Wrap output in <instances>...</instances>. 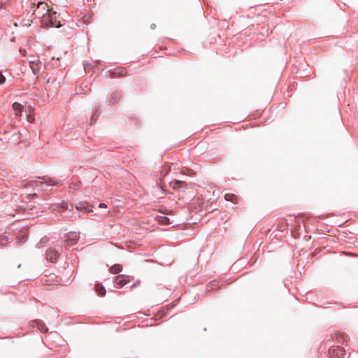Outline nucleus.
I'll use <instances>...</instances> for the list:
<instances>
[{"label": "nucleus", "mask_w": 358, "mask_h": 358, "mask_svg": "<svg viewBox=\"0 0 358 358\" xmlns=\"http://www.w3.org/2000/svg\"><path fill=\"white\" fill-rule=\"evenodd\" d=\"M34 14L41 18L42 27H59L60 22L58 20L57 13L49 8L47 3L38 2L37 10H34Z\"/></svg>", "instance_id": "nucleus-1"}, {"label": "nucleus", "mask_w": 358, "mask_h": 358, "mask_svg": "<svg viewBox=\"0 0 358 358\" xmlns=\"http://www.w3.org/2000/svg\"><path fill=\"white\" fill-rule=\"evenodd\" d=\"M79 239V234L76 232H71L68 234L67 238L65 241L67 243L68 245L72 246L75 245Z\"/></svg>", "instance_id": "nucleus-2"}, {"label": "nucleus", "mask_w": 358, "mask_h": 358, "mask_svg": "<svg viewBox=\"0 0 358 358\" xmlns=\"http://www.w3.org/2000/svg\"><path fill=\"white\" fill-rule=\"evenodd\" d=\"M130 276L120 275L115 278V283L121 287L130 282Z\"/></svg>", "instance_id": "nucleus-3"}, {"label": "nucleus", "mask_w": 358, "mask_h": 358, "mask_svg": "<svg viewBox=\"0 0 358 358\" xmlns=\"http://www.w3.org/2000/svg\"><path fill=\"white\" fill-rule=\"evenodd\" d=\"M41 62L39 60H33L29 62V66L34 75L39 73L41 70Z\"/></svg>", "instance_id": "nucleus-4"}, {"label": "nucleus", "mask_w": 358, "mask_h": 358, "mask_svg": "<svg viewBox=\"0 0 358 358\" xmlns=\"http://www.w3.org/2000/svg\"><path fill=\"white\" fill-rule=\"evenodd\" d=\"M59 257V254L55 250L50 249L46 252V257L47 259L54 262H55Z\"/></svg>", "instance_id": "nucleus-5"}, {"label": "nucleus", "mask_w": 358, "mask_h": 358, "mask_svg": "<svg viewBox=\"0 0 358 358\" xmlns=\"http://www.w3.org/2000/svg\"><path fill=\"white\" fill-rule=\"evenodd\" d=\"M52 208L53 211H57L62 213L64 210L68 209V205L66 203L62 202L61 203L53 205Z\"/></svg>", "instance_id": "nucleus-6"}, {"label": "nucleus", "mask_w": 358, "mask_h": 358, "mask_svg": "<svg viewBox=\"0 0 358 358\" xmlns=\"http://www.w3.org/2000/svg\"><path fill=\"white\" fill-rule=\"evenodd\" d=\"M331 354L332 356L338 358H343L345 355V351L343 348L337 347L336 348L331 350Z\"/></svg>", "instance_id": "nucleus-7"}, {"label": "nucleus", "mask_w": 358, "mask_h": 358, "mask_svg": "<svg viewBox=\"0 0 358 358\" xmlns=\"http://www.w3.org/2000/svg\"><path fill=\"white\" fill-rule=\"evenodd\" d=\"M12 108H13V109L15 112V115L16 116L22 115V113L24 110V106H22V104H20L18 102H15L13 103Z\"/></svg>", "instance_id": "nucleus-8"}, {"label": "nucleus", "mask_w": 358, "mask_h": 358, "mask_svg": "<svg viewBox=\"0 0 358 358\" xmlns=\"http://www.w3.org/2000/svg\"><path fill=\"white\" fill-rule=\"evenodd\" d=\"M110 73H111V76L113 78H117V77H121V76H125L126 71L124 68H120V69H117L111 71Z\"/></svg>", "instance_id": "nucleus-9"}, {"label": "nucleus", "mask_w": 358, "mask_h": 358, "mask_svg": "<svg viewBox=\"0 0 358 358\" xmlns=\"http://www.w3.org/2000/svg\"><path fill=\"white\" fill-rule=\"evenodd\" d=\"M224 199L234 203H238L239 198L236 194L227 193L224 195Z\"/></svg>", "instance_id": "nucleus-10"}, {"label": "nucleus", "mask_w": 358, "mask_h": 358, "mask_svg": "<svg viewBox=\"0 0 358 358\" xmlns=\"http://www.w3.org/2000/svg\"><path fill=\"white\" fill-rule=\"evenodd\" d=\"M173 164H165L161 170V176L164 178L171 170Z\"/></svg>", "instance_id": "nucleus-11"}, {"label": "nucleus", "mask_w": 358, "mask_h": 358, "mask_svg": "<svg viewBox=\"0 0 358 358\" xmlns=\"http://www.w3.org/2000/svg\"><path fill=\"white\" fill-rule=\"evenodd\" d=\"M76 208L78 210L83 211V212H86V213L92 212V209L90 207L85 206V205L83 203H80L78 205H76Z\"/></svg>", "instance_id": "nucleus-12"}, {"label": "nucleus", "mask_w": 358, "mask_h": 358, "mask_svg": "<svg viewBox=\"0 0 358 358\" xmlns=\"http://www.w3.org/2000/svg\"><path fill=\"white\" fill-rule=\"evenodd\" d=\"M156 220L160 224L167 225L170 224L169 219L166 216H158L157 217Z\"/></svg>", "instance_id": "nucleus-13"}, {"label": "nucleus", "mask_w": 358, "mask_h": 358, "mask_svg": "<svg viewBox=\"0 0 358 358\" xmlns=\"http://www.w3.org/2000/svg\"><path fill=\"white\" fill-rule=\"evenodd\" d=\"M110 272L113 274H117L122 271V266L120 264H115L110 268Z\"/></svg>", "instance_id": "nucleus-14"}, {"label": "nucleus", "mask_w": 358, "mask_h": 358, "mask_svg": "<svg viewBox=\"0 0 358 358\" xmlns=\"http://www.w3.org/2000/svg\"><path fill=\"white\" fill-rule=\"evenodd\" d=\"M95 290L100 296H104L106 294L105 288L99 283L95 285Z\"/></svg>", "instance_id": "nucleus-15"}, {"label": "nucleus", "mask_w": 358, "mask_h": 358, "mask_svg": "<svg viewBox=\"0 0 358 358\" xmlns=\"http://www.w3.org/2000/svg\"><path fill=\"white\" fill-rule=\"evenodd\" d=\"M184 184H185V182L178 180H173L171 182V185L172 186V187L173 189H178V188L182 187V185Z\"/></svg>", "instance_id": "nucleus-16"}, {"label": "nucleus", "mask_w": 358, "mask_h": 358, "mask_svg": "<svg viewBox=\"0 0 358 358\" xmlns=\"http://www.w3.org/2000/svg\"><path fill=\"white\" fill-rule=\"evenodd\" d=\"M22 26L24 27H29L32 23V20L30 19H22L21 21Z\"/></svg>", "instance_id": "nucleus-17"}, {"label": "nucleus", "mask_w": 358, "mask_h": 358, "mask_svg": "<svg viewBox=\"0 0 358 358\" xmlns=\"http://www.w3.org/2000/svg\"><path fill=\"white\" fill-rule=\"evenodd\" d=\"M43 182L46 183L48 185H56L58 184V182L52 178H48V180L43 179Z\"/></svg>", "instance_id": "nucleus-18"}, {"label": "nucleus", "mask_w": 358, "mask_h": 358, "mask_svg": "<svg viewBox=\"0 0 358 358\" xmlns=\"http://www.w3.org/2000/svg\"><path fill=\"white\" fill-rule=\"evenodd\" d=\"M182 174H185L187 176H192L194 174V172L192 170L189 169H186L185 171H181Z\"/></svg>", "instance_id": "nucleus-19"}, {"label": "nucleus", "mask_w": 358, "mask_h": 358, "mask_svg": "<svg viewBox=\"0 0 358 358\" xmlns=\"http://www.w3.org/2000/svg\"><path fill=\"white\" fill-rule=\"evenodd\" d=\"M27 120L29 122H33L34 121V117L31 114H29L27 116Z\"/></svg>", "instance_id": "nucleus-20"}, {"label": "nucleus", "mask_w": 358, "mask_h": 358, "mask_svg": "<svg viewBox=\"0 0 358 358\" xmlns=\"http://www.w3.org/2000/svg\"><path fill=\"white\" fill-rule=\"evenodd\" d=\"M5 81H6V78L1 73H0V84L4 83Z\"/></svg>", "instance_id": "nucleus-21"}, {"label": "nucleus", "mask_w": 358, "mask_h": 358, "mask_svg": "<svg viewBox=\"0 0 358 358\" xmlns=\"http://www.w3.org/2000/svg\"><path fill=\"white\" fill-rule=\"evenodd\" d=\"M215 284L213 282H210V284L208 285V288H211V289H213V287H215Z\"/></svg>", "instance_id": "nucleus-22"}, {"label": "nucleus", "mask_w": 358, "mask_h": 358, "mask_svg": "<svg viewBox=\"0 0 358 358\" xmlns=\"http://www.w3.org/2000/svg\"><path fill=\"white\" fill-rule=\"evenodd\" d=\"M39 329L42 331H48V328L44 327V326H42L41 328L39 327Z\"/></svg>", "instance_id": "nucleus-23"}, {"label": "nucleus", "mask_w": 358, "mask_h": 358, "mask_svg": "<svg viewBox=\"0 0 358 358\" xmlns=\"http://www.w3.org/2000/svg\"><path fill=\"white\" fill-rule=\"evenodd\" d=\"M99 208H107V206H106V203H100V204H99Z\"/></svg>", "instance_id": "nucleus-24"}, {"label": "nucleus", "mask_w": 358, "mask_h": 358, "mask_svg": "<svg viewBox=\"0 0 358 358\" xmlns=\"http://www.w3.org/2000/svg\"><path fill=\"white\" fill-rule=\"evenodd\" d=\"M29 196H31L32 198H36V197H38V195H37V194H29Z\"/></svg>", "instance_id": "nucleus-25"}, {"label": "nucleus", "mask_w": 358, "mask_h": 358, "mask_svg": "<svg viewBox=\"0 0 358 358\" xmlns=\"http://www.w3.org/2000/svg\"><path fill=\"white\" fill-rule=\"evenodd\" d=\"M150 28H151L152 29H155V28H156V25H155V24H152L150 25Z\"/></svg>", "instance_id": "nucleus-26"}, {"label": "nucleus", "mask_w": 358, "mask_h": 358, "mask_svg": "<svg viewBox=\"0 0 358 358\" xmlns=\"http://www.w3.org/2000/svg\"><path fill=\"white\" fill-rule=\"evenodd\" d=\"M339 336H340L341 338H343V340H345V338H343V335L340 334V335H339Z\"/></svg>", "instance_id": "nucleus-27"}, {"label": "nucleus", "mask_w": 358, "mask_h": 358, "mask_svg": "<svg viewBox=\"0 0 358 358\" xmlns=\"http://www.w3.org/2000/svg\"><path fill=\"white\" fill-rule=\"evenodd\" d=\"M17 212H20V208L16 210Z\"/></svg>", "instance_id": "nucleus-28"}]
</instances>
